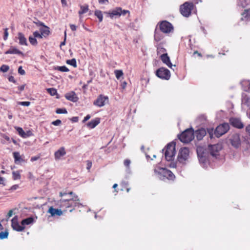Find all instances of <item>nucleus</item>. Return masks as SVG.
I'll list each match as a JSON object with an SVG mask.
<instances>
[{
    "instance_id": "13d9d810",
    "label": "nucleus",
    "mask_w": 250,
    "mask_h": 250,
    "mask_svg": "<svg viewBox=\"0 0 250 250\" xmlns=\"http://www.w3.org/2000/svg\"><path fill=\"white\" fill-rule=\"evenodd\" d=\"M4 179L3 177L0 176V184L4 185Z\"/></svg>"
},
{
    "instance_id": "473e14b6",
    "label": "nucleus",
    "mask_w": 250,
    "mask_h": 250,
    "mask_svg": "<svg viewBox=\"0 0 250 250\" xmlns=\"http://www.w3.org/2000/svg\"><path fill=\"white\" fill-rule=\"evenodd\" d=\"M56 70L60 71L61 72H68L69 71L68 68H67L65 66H57L55 68Z\"/></svg>"
},
{
    "instance_id": "423d86ee",
    "label": "nucleus",
    "mask_w": 250,
    "mask_h": 250,
    "mask_svg": "<svg viewBox=\"0 0 250 250\" xmlns=\"http://www.w3.org/2000/svg\"><path fill=\"white\" fill-rule=\"evenodd\" d=\"M229 129V124L224 123L218 125L215 131L214 134L217 137H220L221 136L225 134Z\"/></svg>"
},
{
    "instance_id": "e433bc0d",
    "label": "nucleus",
    "mask_w": 250,
    "mask_h": 250,
    "mask_svg": "<svg viewBox=\"0 0 250 250\" xmlns=\"http://www.w3.org/2000/svg\"><path fill=\"white\" fill-rule=\"evenodd\" d=\"M9 69V67L7 65L3 64L0 68V70L3 72H6Z\"/></svg>"
},
{
    "instance_id": "6e6552de",
    "label": "nucleus",
    "mask_w": 250,
    "mask_h": 250,
    "mask_svg": "<svg viewBox=\"0 0 250 250\" xmlns=\"http://www.w3.org/2000/svg\"><path fill=\"white\" fill-rule=\"evenodd\" d=\"M156 75L160 78L167 80H169L170 77V71L164 67L158 69L156 72Z\"/></svg>"
},
{
    "instance_id": "680f3d73",
    "label": "nucleus",
    "mask_w": 250,
    "mask_h": 250,
    "mask_svg": "<svg viewBox=\"0 0 250 250\" xmlns=\"http://www.w3.org/2000/svg\"><path fill=\"white\" fill-rule=\"evenodd\" d=\"M62 3L63 5L66 6L67 5V2L66 0H61Z\"/></svg>"
},
{
    "instance_id": "58836bf2",
    "label": "nucleus",
    "mask_w": 250,
    "mask_h": 250,
    "mask_svg": "<svg viewBox=\"0 0 250 250\" xmlns=\"http://www.w3.org/2000/svg\"><path fill=\"white\" fill-rule=\"evenodd\" d=\"M33 36L35 37V38H40L42 39L43 37L42 33H40L38 31H35L33 33Z\"/></svg>"
},
{
    "instance_id": "393cba45",
    "label": "nucleus",
    "mask_w": 250,
    "mask_h": 250,
    "mask_svg": "<svg viewBox=\"0 0 250 250\" xmlns=\"http://www.w3.org/2000/svg\"><path fill=\"white\" fill-rule=\"evenodd\" d=\"M33 221L34 219L32 217H28L22 220L21 222V225H22V226L24 227L25 225H28L33 223Z\"/></svg>"
},
{
    "instance_id": "774afa93",
    "label": "nucleus",
    "mask_w": 250,
    "mask_h": 250,
    "mask_svg": "<svg viewBox=\"0 0 250 250\" xmlns=\"http://www.w3.org/2000/svg\"><path fill=\"white\" fill-rule=\"evenodd\" d=\"M66 193H62V192H60V196L62 197L63 195H66Z\"/></svg>"
},
{
    "instance_id": "39448f33",
    "label": "nucleus",
    "mask_w": 250,
    "mask_h": 250,
    "mask_svg": "<svg viewBox=\"0 0 250 250\" xmlns=\"http://www.w3.org/2000/svg\"><path fill=\"white\" fill-rule=\"evenodd\" d=\"M189 157V149L187 147L182 148L178 154L177 162L181 164H185Z\"/></svg>"
},
{
    "instance_id": "b1692460",
    "label": "nucleus",
    "mask_w": 250,
    "mask_h": 250,
    "mask_svg": "<svg viewBox=\"0 0 250 250\" xmlns=\"http://www.w3.org/2000/svg\"><path fill=\"white\" fill-rule=\"evenodd\" d=\"M40 32L43 37L47 36L50 33L49 28L44 25L40 28Z\"/></svg>"
},
{
    "instance_id": "09e8293b",
    "label": "nucleus",
    "mask_w": 250,
    "mask_h": 250,
    "mask_svg": "<svg viewBox=\"0 0 250 250\" xmlns=\"http://www.w3.org/2000/svg\"><path fill=\"white\" fill-rule=\"evenodd\" d=\"M92 167V162L89 161H87V169H89Z\"/></svg>"
},
{
    "instance_id": "f257e3e1",
    "label": "nucleus",
    "mask_w": 250,
    "mask_h": 250,
    "mask_svg": "<svg viewBox=\"0 0 250 250\" xmlns=\"http://www.w3.org/2000/svg\"><path fill=\"white\" fill-rule=\"evenodd\" d=\"M175 144L170 143L167 144L165 149V156L166 159L168 161H171L174 160L176 153Z\"/></svg>"
},
{
    "instance_id": "4468645a",
    "label": "nucleus",
    "mask_w": 250,
    "mask_h": 250,
    "mask_svg": "<svg viewBox=\"0 0 250 250\" xmlns=\"http://www.w3.org/2000/svg\"><path fill=\"white\" fill-rule=\"evenodd\" d=\"M229 122L233 126L238 128H243L244 126V125L241 120L238 118H230Z\"/></svg>"
},
{
    "instance_id": "052dcab7",
    "label": "nucleus",
    "mask_w": 250,
    "mask_h": 250,
    "mask_svg": "<svg viewBox=\"0 0 250 250\" xmlns=\"http://www.w3.org/2000/svg\"><path fill=\"white\" fill-rule=\"evenodd\" d=\"M170 167L175 168L176 167V164L175 163H172L170 164Z\"/></svg>"
},
{
    "instance_id": "cd10ccee",
    "label": "nucleus",
    "mask_w": 250,
    "mask_h": 250,
    "mask_svg": "<svg viewBox=\"0 0 250 250\" xmlns=\"http://www.w3.org/2000/svg\"><path fill=\"white\" fill-rule=\"evenodd\" d=\"M95 15L99 19V21H103V14L101 11L96 10L95 11Z\"/></svg>"
},
{
    "instance_id": "ddd939ff",
    "label": "nucleus",
    "mask_w": 250,
    "mask_h": 250,
    "mask_svg": "<svg viewBox=\"0 0 250 250\" xmlns=\"http://www.w3.org/2000/svg\"><path fill=\"white\" fill-rule=\"evenodd\" d=\"M154 171L155 174L160 179H163V178H167L169 170L165 168L158 167L157 168H155Z\"/></svg>"
},
{
    "instance_id": "2f4dec72",
    "label": "nucleus",
    "mask_w": 250,
    "mask_h": 250,
    "mask_svg": "<svg viewBox=\"0 0 250 250\" xmlns=\"http://www.w3.org/2000/svg\"><path fill=\"white\" fill-rule=\"evenodd\" d=\"M29 41L30 43L33 45H36L38 43L36 39L34 36L33 37L30 36L29 37Z\"/></svg>"
},
{
    "instance_id": "9d476101",
    "label": "nucleus",
    "mask_w": 250,
    "mask_h": 250,
    "mask_svg": "<svg viewBox=\"0 0 250 250\" xmlns=\"http://www.w3.org/2000/svg\"><path fill=\"white\" fill-rule=\"evenodd\" d=\"M109 102L108 97L103 95H99L97 99L93 102V104L99 107L104 106Z\"/></svg>"
},
{
    "instance_id": "c9c22d12",
    "label": "nucleus",
    "mask_w": 250,
    "mask_h": 250,
    "mask_svg": "<svg viewBox=\"0 0 250 250\" xmlns=\"http://www.w3.org/2000/svg\"><path fill=\"white\" fill-rule=\"evenodd\" d=\"M56 112L57 114H66L67 111L65 108H58Z\"/></svg>"
},
{
    "instance_id": "49530a36",
    "label": "nucleus",
    "mask_w": 250,
    "mask_h": 250,
    "mask_svg": "<svg viewBox=\"0 0 250 250\" xmlns=\"http://www.w3.org/2000/svg\"><path fill=\"white\" fill-rule=\"evenodd\" d=\"M8 36V29L5 28L4 29V37H3L4 40H6Z\"/></svg>"
},
{
    "instance_id": "dca6fc26",
    "label": "nucleus",
    "mask_w": 250,
    "mask_h": 250,
    "mask_svg": "<svg viewBox=\"0 0 250 250\" xmlns=\"http://www.w3.org/2000/svg\"><path fill=\"white\" fill-rule=\"evenodd\" d=\"M206 135V131L204 128L198 129L194 133V136H196L198 140H201Z\"/></svg>"
},
{
    "instance_id": "c756f323",
    "label": "nucleus",
    "mask_w": 250,
    "mask_h": 250,
    "mask_svg": "<svg viewBox=\"0 0 250 250\" xmlns=\"http://www.w3.org/2000/svg\"><path fill=\"white\" fill-rule=\"evenodd\" d=\"M114 73L115 74L116 77L118 80H119L120 78L123 76V72L121 70H116L114 71Z\"/></svg>"
},
{
    "instance_id": "c03bdc74",
    "label": "nucleus",
    "mask_w": 250,
    "mask_h": 250,
    "mask_svg": "<svg viewBox=\"0 0 250 250\" xmlns=\"http://www.w3.org/2000/svg\"><path fill=\"white\" fill-rule=\"evenodd\" d=\"M18 72L22 75H23L25 74V71L22 69L21 66H20L18 69Z\"/></svg>"
},
{
    "instance_id": "f704fd0d",
    "label": "nucleus",
    "mask_w": 250,
    "mask_h": 250,
    "mask_svg": "<svg viewBox=\"0 0 250 250\" xmlns=\"http://www.w3.org/2000/svg\"><path fill=\"white\" fill-rule=\"evenodd\" d=\"M8 232L7 231H1L0 232V239H4L7 238L8 236Z\"/></svg>"
},
{
    "instance_id": "603ef678",
    "label": "nucleus",
    "mask_w": 250,
    "mask_h": 250,
    "mask_svg": "<svg viewBox=\"0 0 250 250\" xmlns=\"http://www.w3.org/2000/svg\"><path fill=\"white\" fill-rule=\"evenodd\" d=\"M40 158V156H34V157H31V161L32 162H34V161H37Z\"/></svg>"
},
{
    "instance_id": "a211bd4d",
    "label": "nucleus",
    "mask_w": 250,
    "mask_h": 250,
    "mask_svg": "<svg viewBox=\"0 0 250 250\" xmlns=\"http://www.w3.org/2000/svg\"><path fill=\"white\" fill-rule=\"evenodd\" d=\"M161 59L162 62L167 64L168 67L171 68L172 64L170 62V58L168 56L167 54H164L161 56Z\"/></svg>"
},
{
    "instance_id": "79ce46f5",
    "label": "nucleus",
    "mask_w": 250,
    "mask_h": 250,
    "mask_svg": "<svg viewBox=\"0 0 250 250\" xmlns=\"http://www.w3.org/2000/svg\"><path fill=\"white\" fill-rule=\"evenodd\" d=\"M130 161L128 159H125V161H124V165L126 167H127V168L129 169V165L130 164Z\"/></svg>"
},
{
    "instance_id": "1a4fd4ad",
    "label": "nucleus",
    "mask_w": 250,
    "mask_h": 250,
    "mask_svg": "<svg viewBox=\"0 0 250 250\" xmlns=\"http://www.w3.org/2000/svg\"><path fill=\"white\" fill-rule=\"evenodd\" d=\"M159 27L161 31L164 33H169L173 29L172 25L170 22L166 21H163L160 23Z\"/></svg>"
},
{
    "instance_id": "0eeeda50",
    "label": "nucleus",
    "mask_w": 250,
    "mask_h": 250,
    "mask_svg": "<svg viewBox=\"0 0 250 250\" xmlns=\"http://www.w3.org/2000/svg\"><path fill=\"white\" fill-rule=\"evenodd\" d=\"M229 143L235 148H238L241 145V140L239 134L234 133L229 136L228 139Z\"/></svg>"
},
{
    "instance_id": "20e7f679",
    "label": "nucleus",
    "mask_w": 250,
    "mask_h": 250,
    "mask_svg": "<svg viewBox=\"0 0 250 250\" xmlns=\"http://www.w3.org/2000/svg\"><path fill=\"white\" fill-rule=\"evenodd\" d=\"M193 8V3L186 2L180 6V11L183 16L188 17L190 15Z\"/></svg>"
},
{
    "instance_id": "6e6d98bb",
    "label": "nucleus",
    "mask_w": 250,
    "mask_h": 250,
    "mask_svg": "<svg viewBox=\"0 0 250 250\" xmlns=\"http://www.w3.org/2000/svg\"><path fill=\"white\" fill-rule=\"evenodd\" d=\"M13 215V210L11 209L9 211L8 213H7V216L8 218L10 217Z\"/></svg>"
},
{
    "instance_id": "5fc2aeb1",
    "label": "nucleus",
    "mask_w": 250,
    "mask_h": 250,
    "mask_svg": "<svg viewBox=\"0 0 250 250\" xmlns=\"http://www.w3.org/2000/svg\"><path fill=\"white\" fill-rule=\"evenodd\" d=\"M71 120L73 122H78V117H73L71 118Z\"/></svg>"
},
{
    "instance_id": "bb28decb",
    "label": "nucleus",
    "mask_w": 250,
    "mask_h": 250,
    "mask_svg": "<svg viewBox=\"0 0 250 250\" xmlns=\"http://www.w3.org/2000/svg\"><path fill=\"white\" fill-rule=\"evenodd\" d=\"M88 11V6L86 5L85 6H81V10L79 12L80 15L86 13Z\"/></svg>"
},
{
    "instance_id": "c85d7f7f",
    "label": "nucleus",
    "mask_w": 250,
    "mask_h": 250,
    "mask_svg": "<svg viewBox=\"0 0 250 250\" xmlns=\"http://www.w3.org/2000/svg\"><path fill=\"white\" fill-rule=\"evenodd\" d=\"M66 63L73 66L74 67H77V63L75 59L68 60L66 61Z\"/></svg>"
},
{
    "instance_id": "69168bd1",
    "label": "nucleus",
    "mask_w": 250,
    "mask_h": 250,
    "mask_svg": "<svg viewBox=\"0 0 250 250\" xmlns=\"http://www.w3.org/2000/svg\"><path fill=\"white\" fill-rule=\"evenodd\" d=\"M126 83L124 82L122 84V88L123 89H124L125 87H126Z\"/></svg>"
},
{
    "instance_id": "0e129e2a",
    "label": "nucleus",
    "mask_w": 250,
    "mask_h": 250,
    "mask_svg": "<svg viewBox=\"0 0 250 250\" xmlns=\"http://www.w3.org/2000/svg\"><path fill=\"white\" fill-rule=\"evenodd\" d=\"M34 23H35L36 24H37L39 26H43L44 24L42 22H41L40 21L38 22H34Z\"/></svg>"
},
{
    "instance_id": "4d7b16f0",
    "label": "nucleus",
    "mask_w": 250,
    "mask_h": 250,
    "mask_svg": "<svg viewBox=\"0 0 250 250\" xmlns=\"http://www.w3.org/2000/svg\"><path fill=\"white\" fill-rule=\"evenodd\" d=\"M8 80H9V81L10 82H13V83H15V82L14 78L13 76L9 77V78H8Z\"/></svg>"
},
{
    "instance_id": "aec40b11",
    "label": "nucleus",
    "mask_w": 250,
    "mask_h": 250,
    "mask_svg": "<svg viewBox=\"0 0 250 250\" xmlns=\"http://www.w3.org/2000/svg\"><path fill=\"white\" fill-rule=\"evenodd\" d=\"M100 122L99 118H97L94 120H91L90 122L87 124V126L90 128H93L95 127Z\"/></svg>"
},
{
    "instance_id": "4be33fe9",
    "label": "nucleus",
    "mask_w": 250,
    "mask_h": 250,
    "mask_svg": "<svg viewBox=\"0 0 250 250\" xmlns=\"http://www.w3.org/2000/svg\"><path fill=\"white\" fill-rule=\"evenodd\" d=\"M19 134L23 138H26L31 135L30 131L25 133L22 128L18 127L16 128Z\"/></svg>"
},
{
    "instance_id": "e2e57ef3",
    "label": "nucleus",
    "mask_w": 250,
    "mask_h": 250,
    "mask_svg": "<svg viewBox=\"0 0 250 250\" xmlns=\"http://www.w3.org/2000/svg\"><path fill=\"white\" fill-rule=\"evenodd\" d=\"M202 148L200 147H198L197 148V153L198 155H199V153L201 151Z\"/></svg>"
},
{
    "instance_id": "ea45409f",
    "label": "nucleus",
    "mask_w": 250,
    "mask_h": 250,
    "mask_svg": "<svg viewBox=\"0 0 250 250\" xmlns=\"http://www.w3.org/2000/svg\"><path fill=\"white\" fill-rule=\"evenodd\" d=\"M62 202L71 201H79V199L78 198L77 196H74L71 199L62 200Z\"/></svg>"
},
{
    "instance_id": "bf43d9fd",
    "label": "nucleus",
    "mask_w": 250,
    "mask_h": 250,
    "mask_svg": "<svg viewBox=\"0 0 250 250\" xmlns=\"http://www.w3.org/2000/svg\"><path fill=\"white\" fill-rule=\"evenodd\" d=\"M24 87H25V85L24 84H23V85H21L20 86L18 87V88L20 90V91H22L24 90Z\"/></svg>"
},
{
    "instance_id": "7ed1b4c3",
    "label": "nucleus",
    "mask_w": 250,
    "mask_h": 250,
    "mask_svg": "<svg viewBox=\"0 0 250 250\" xmlns=\"http://www.w3.org/2000/svg\"><path fill=\"white\" fill-rule=\"evenodd\" d=\"M180 140L185 143L191 141L194 138V132L192 129H187L183 132L179 137Z\"/></svg>"
},
{
    "instance_id": "37998d69",
    "label": "nucleus",
    "mask_w": 250,
    "mask_h": 250,
    "mask_svg": "<svg viewBox=\"0 0 250 250\" xmlns=\"http://www.w3.org/2000/svg\"><path fill=\"white\" fill-rule=\"evenodd\" d=\"M100 4H107L109 3L108 0H98Z\"/></svg>"
},
{
    "instance_id": "4c0bfd02",
    "label": "nucleus",
    "mask_w": 250,
    "mask_h": 250,
    "mask_svg": "<svg viewBox=\"0 0 250 250\" xmlns=\"http://www.w3.org/2000/svg\"><path fill=\"white\" fill-rule=\"evenodd\" d=\"M175 177L173 173L169 170L167 175V178L169 180H173Z\"/></svg>"
},
{
    "instance_id": "72a5a7b5",
    "label": "nucleus",
    "mask_w": 250,
    "mask_h": 250,
    "mask_svg": "<svg viewBox=\"0 0 250 250\" xmlns=\"http://www.w3.org/2000/svg\"><path fill=\"white\" fill-rule=\"evenodd\" d=\"M13 178L14 180L20 179L21 178V175L20 172L18 171H13L12 172Z\"/></svg>"
},
{
    "instance_id": "f8f14e48",
    "label": "nucleus",
    "mask_w": 250,
    "mask_h": 250,
    "mask_svg": "<svg viewBox=\"0 0 250 250\" xmlns=\"http://www.w3.org/2000/svg\"><path fill=\"white\" fill-rule=\"evenodd\" d=\"M222 148V145L219 144L208 146V150L212 156H216L218 155L219 151L221 150Z\"/></svg>"
},
{
    "instance_id": "5701e85b",
    "label": "nucleus",
    "mask_w": 250,
    "mask_h": 250,
    "mask_svg": "<svg viewBox=\"0 0 250 250\" xmlns=\"http://www.w3.org/2000/svg\"><path fill=\"white\" fill-rule=\"evenodd\" d=\"M6 54H21L23 55V53L22 52L17 49L16 48L14 47H11L9 49H8L7 51L5 53Z\"/></svg>"
},
{
    "instance_id": "2eb2a0df",
    "label": "nucleus",
    "mask_w": 250,
    "mask_h": 250,
    "mask_svg": "<svg viewBox=\"0 0 250 250\" xmlns=\"http://www.w3.org/2000/svg\"><path fill=\"white\" fill-rule=\"evenodd\" d=\"M65 149L64 147H60L54 153V158L56 161H59L61 159L62 157L66 155Z\"/></svg>"
},
{
    "instance_id": "de8ad7c7",
    "label": "nucleus",
    "mask_w": 250,
    "mask_h": 250,
    "mask_svg": "<svg viewBox=\"0 0 250 250\" xmlns=\"http://www.w3.org/2000/svg\"><path fill=\"white\" fill-rule=\"evenodd\" d=\"M19 185H15L12 186L10 189V190L13 191L19 188Z\"/></svg>"
},
{
    "instance_id": "864d4df0",
    "label": "nucleus",
    "mask_w": 250,
    "mask_h": 250,
    "mask_svg": "<svg viewBox=\"0 0 250 250\" xmlns=\"http://www.w3.org/2000/svg\"><path fill=\"white\" fill-rule=\"evenodd\" d=\"M91 116L90 115H87L84 118L83 120V123L85 122L87 120H88L90 118Z\"/></svg>"
},
{
    "instance_id": "a18cd8bd",
    "label": "nucleus",
    "mask_w": 250,
    "mask_h": 250,
    "mask_svg": "<svg viewBox=\"0 0 250 250\" xmlns=\"http://www.w3.org/2000/svg\"><path fill=\"white\" fill-rule=\"evenodd\" d=\"M61 121L60 120L58 119L55 121H53L52 123V124H53L54 125H61Z\"/></svg>"
},
{
    "instance_id": "a878e982",
    "label": "nucleus",
    "mask_w": 250,
    "mask_h": 250,
    "mask_svg": "<svg viewBox=\"0 0 250 250\" xmlns=\"http://www.w3.org/2000/svg\"><path fill=\"white\" fill-rule=\"evenodd\" d=\"M13 156L15 159V162L17 163L18 162L22 161L20 153L18 152H14L13 153Z\"/></svg>"
},
{
    "instance_id": "9b49d317",
    "label": "nucleus",
    "mask_w": 250,
    "mask_h": 250,
    "mask_svg": "<svg viewBox=\"0 0 250 250\" xmlns=\"http://www.w3.org/2000/svg\"><path fill=\"white\" fill-rule=\"evenodd\" d=\"M11 227L14 230L19 232L22 231L25 229V227L20 225L18 216H15L11 220Z\"/></svg>"
},
{
    "instance_id": "8fccbe9b",
    "label": "nucleus",
    "mask_w": 250,
    "mask_h": 250,
    "mask_svg": "<svg viewBox=\"0 0 250 250\" xmlns=\"http://www.w3.org/2000/svg\"><path fill=\"white\" fill-rule=\"evenodd\" d=\"M66 32H64V41L61 43L60 46L64 45L65 44V40H66Z\"/></svg>"
},
{
    "instance_id": "6ab92c4d",
    "label": "nucleus",
    "mask_w": 250,
    "mask_h": 250,
    "mask_svg": "<svg viewBox=\"0 0 250 250\" xmlns=\"http://www.w3.org/2000/svg\"><path fill=\"white\" fill-rule=\"evenodd\" d=\"M48 212L50 213L52 216H54L55 215L61 216L62 214V212L61 209L54 208L53 207L49 208Z\"/></svg>"
},
{
    "instance_id": "a19ab883",
    "label": "nucleus",
    "mask_w": 250,
    "mask_h": 250,
    "mask_svg": "<svg viewBox=\"0 0 250 250\" xmlns=\"http://www.w3.org/2000/svg\"><path fill=\"white\" fill-rule=\"evenodd\" d=\"M18 104L23 106H28L30 104V102H20Z\"/></svg>"
},
{
    "instance_id": "7c9ffc66",
    "label": "nucleus",
    "mask_w": 250,
    "mask_h": 250,
    "mask_svg": "<svg viewBox=\"0 0 250 250\" xmlns=\"http://www.w3.org/2000/svg\"><path fill=\"white\" fill-rule=\"evenodd\" d=\"M46 90L51 96L57 95V91L55 88H47Z\"/></svg>"
},
{
    "instance_id": "338daca9",
    "label": "nucleus",
    "mask_w": 250,
    "mask_h": 250,
    "mask_svg": "<svg viewBox=\"0 0 250 250\" xmlns=\"http://www.w3.org/2000/svg\"><path fill=\"white\" fill-rule=\"evenodd\" d=\"M194 53V54L197 53V55H198L199 56H200V57L202 56V55H201V53H198L197 51H195Z\"/></svg>"
},
{
    "instance_id": "412c9836",
    "label": "nucleus",
    "mask_w": 250,
    "mask_h": 250,
    "mask_svg": "<svg viewBox=\"0 0 250 250\" xmlns=\"http://www.w3.org/2000/svg\"><path fill=\"white\" fill-rule=\"evenodd\" d=\"M18 39L19 40V44L21 45H27V40L24 35L21 33H18Z\"/></svg>"
},
{
    "instance_id": "3c124183",
    "label": "nucleus",
    "mask_w": 250,
    "mask_h": 250,
    "mask_svg": "<svg viewBox=\"0 0 250 250\" xmlns=\"http://www.w3.org/2000/svg\"><path fill=\"white\" fill-rule=\"evenodd\" d=\"M70 27L71 29L73 31H76L77 29V26L74 24H70Z\"/></svg>"
},
{
    "instance_id": "f03ea898",
    "label": "nucleus",
    "mask_w": 250,
    "mask_h": 250,
    "mask_svg": "<svg viewBox=\"0 0 250 250\" xmlns=\"http://www.w3.org/2000/svg\"><path fill=\"white\" fill-rule=\"evenodd\" d=\"M129 13L128 10H123L121 7H116L109 12H104V14L111 19H116L120 17L121 15L125 16Z\"/></svg>"
},
{
    "instance_id": "f3484780",
    "label": "nucleus",
    "mask_w": 250,
    "mask_h": 250,
    "mask_svg": "<svg viewBox=\"0 0 250 250\" xmlns=\"http://www.w3.org/2000/svg\"><path fill=\"white\" fill-rule=\"evenodd\" d=\"M65 97L67 100L73 102H76L78 100V98L77 97L76 93L73 91L66 93L65 95Z\"/></svg>"
}]
</instances>
